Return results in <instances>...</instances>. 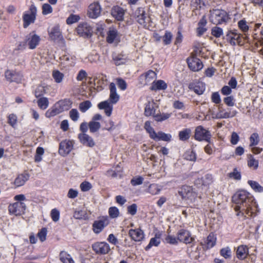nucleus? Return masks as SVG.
Returning a JSON list of instances; mask_svg holds the SVG:
<instances>
[{
  "label": "nucleus",
  "mask_w": 263,
  "mask_h": 263,
  "mask_svg": "<svg viewBox=\"0 0 263 263\" xmlns=\"http://www.w3.org/2000/svg\"><path fill=\"white\" fill-rule=\"evenodd\" d=\"M73 147V143L70 140H64L60 144L59 153L62 156H65L68 154Z\"/></svg>",
  "instance_id": "nucleus-14"
},
{
  "label": "nucleus",
  "mask_w": 263,
  "mask_h": 263,
  "mask_svg": "<svg viewBox=\"0 0 263 263\" xmlns=\"http://www.w3.org/2000/svg\"><path fill=\"white\" fill-rule=\"evenodd\" d=\"M101 13V7L97 3L91 4L89 5L88 10V15L89 17L96 18L98 17Z\"/></svg>",
  "instance_id": "nucleus-18"
},
{
  "label": "nucleus",
  "mask_w": 263,
  "mask_h": 263,
  "mask_svg": "<svg viewBox=\"0 0 263 263\" xmlns=\"http://www.w3.org/2000/svg\"><path fill=\"white\" fill-rule=\"evenodd\" d=\"M37 9L33 5H31L29 10L25 11L23 16V27L26 28L30 24L33 23L36 19Z\"/></svg>",
  "instance_id": "nucleus-4"
},
{
  "label": "nucleus",
  "mask_w": 263,
  "mask_h": 263,
  "mask_svg": "<svg viewBox=\"0 0 263 263\" xmlns=\"http://www.w3.org/2000/svg\"><path fill=\"white\" fill-rule=\"evenodd\" d=\"M160 243V239L159 237H157L156 236L152 238L150 240V241L148 245L145 247V250L146 251L148 250L150 248H151L153 246L157 247Z\"/></svg>",
  "instance_id": "nucleus-38"
},
{
  "label": "nucleus",
  "mask_w": 263,
  "mask_h": 263,
  "mask_svg": "<svg viewBox=\"0 0 263 263\" xmlns=\"http://www.w3.org/2000/svg\"><path fill=\"white\" fill-rule=\"evenodd\" d=\"M42 13L43 15H47L52 13L53 9L48 4H44L42 6Z\"/></svg>",
  "instance_id": "nucleus-52"
},
{
  "label": "nucleus",
  "mask_w": 263,
  "mask_h": 263,
  "mask_svg": "<svg viewBox=\"0 0 263 263\" xmlns=\"http://www.w3.org/2000/svg\"><path fill=\"white\" fill-rule=\"evenodd\" d=\"M144 129L149 134L151 138L154 139L157 133L155 132L153 127L151 126V123L149 121H147L144 123Z\"/></svg>",
  "instance_id": "nucleus-35"
},
{
  "label": "nucleus",
  "mask_w": 263,
  "mask_h": 263,
  "mask_svg": "<svg viewBox=\"0 0 263 263\" xmlns=\"http://www.w3.org/2000/svg\"><path fill=\"white\" fill-rule=\"evenodd\" d=\"M49 37L53 41H62L63 37L59 25L52 27L49 32Z\"/></svg>",
  "instance_id": "nucleus-21"
},
{
  "label": "nucleus",
  "mask_w": 263,
  "mask_h": 263,
  "mask_svg": "<svg viewBox=\"0 0 263 263\" xmlns=\"http://www.w3.org/2000/svg\"><path fill=\"white\" fill-rule=\"evenodd\" d=\"M80 17L78 15L71 14L66 20V23L68 25H71L79 21Z\"/></svg>",
  "instance_id": "nucleus-46"
},
{
  "label": "nucleus",
  "mask_w": 263,
  "mask_h": 263,
  "mask_svg": "<svg viewBox=\"0 0 263 263\" xmlns=\"http://www.w3.org/2000/svg\"><path fill=\"white\" fill-rule=\"evenodd\" d=\"M156 73L152 70H149L145 74V79L147 82H149L152 80L155 79Z\"/></svg>",
  "instance_id": "nucleus-61"
},
{
  "label": "nucleus",
  "mask_w": 263,
  "mask_h": 263,
  "mask_svg": "<svg viewBox=\"0 0 263 263\" xmlns=\"http://www.w3.org/2000/svg\"><path fill=\"white\" fill-rule=\"evenodd\" d=\"M194 138L196 140L209 142L211 138L210 132L202 126H197L195 130Z\"/></svg>",
  "instance_id": "nucleus-5"
},
{
  "label": "nucleus",
  "mask_w": 263,
  "mask_h": 263,
  "mask_svg": "<svg viewBox=\"0 0 263 263\" xmlns=\"http://www.w3.org/2000/svg\"><path fill=\"white\" fill-rule=\"evenodd\" d=\"M213 181V177L211 174H206L204 176L198 178L195 180V184L197 185L207 186L210 184Z\"/></svg>",
  "instance_id": "nucleus-25"
},
{
  "label": "nucleus",
  "mask_w": 263,
  "mask_h": 263,
  "mask_svg": "<svg viewBox=\"0 0 263 263\" xmlns=\"http://www.w3.org/2000/svg\"><path fill=\"white\" fill-rule=\"evenodd\" d=\"M50 215L53 221L57 222L59 221L60 218V212L57 209H52L51 211Z\"/></svg>",
  "instance_id": "nucleus-56"
},
{
  "label": "nucleus",
  "mask_w": 263,
  "mask_h": 263,
  "mask_svg": "<svg viewBox=\"0 0 263 263\" xmlns=\"http://www.w3.org/2000/svg\"><path fill=\"white\" fill-rule=\"evenodd\" d=\"M26 43L30 49H34L40 41V37L35 34L30 33L26 36Z\"/></svg>",
  "instance_id": "nucleus-17"
},
{
  "label": "nucleus",
  "mask_w": 263,
  "mask_h": 263,
  "mask_svg": "<svg viewBox=\"0 0 263 263\" xmlns=\"http://www.w3.org/2000/svg\"><path fill=\"white\" fill-rule=\"evenodd\" d=\"M62 104L63 102L62 101H60L55 104L54 106L48 109L46 112V117L47 118H51L62 112L63 110V109L61 107Z\"/></svg>",
  "instance_id": "nucleus-20"
},
{
  "label": "nucleus",
  "mask_w": 263,
  "mask_h": 263,
  "mask_svg": "<svg viewBox=\"0 0 263 263\" xmlns=\"http://www.w3.org/2000/svg\"><path fill=\"white\" fill-rule=\"evenodd\" d=\"M108 213L111 218H115L118 217L119 215V211L117 208L115 206H111L109 209Z\"/></svg>",
  "instance_id": "nucleus-48"
},
{
  "label": "nucleus",
  "mask_w": 263,
  "mask_h": 263,
  "mask_svg": "<svg viewBox=\"0 0 263 263\" xmlns=\"http://www.w3.org/2000/svg\"><path fill=\"white\" fill-rule=\"evenodd\" d=\"M39 107L42 109H46L49 105V101L47 98L42 97L40 98L37 101Z\"/></svg>",
  "instance_id": "nucleus-40"
},
{
  "label": "nucleus",
  "mask_w": 263,
  "mask_h": 263,
  "mask_svg": "<svg viewBox=\"0 0 263 263\" xmlns=\"http://www.w3.org/2000/svg\"><path fill=\"white\" fill-rule=\"evenodd\" d=\"M187 63L189 68L193 71H198L200 70L203 66L201 60L194 55L188 58Z\"/></svg>",
  "instance_id": "nucleus-7"
},
{
  "label": "nucleus",
  "mask_w": 263,
  "mask_h": 263,
  "mask_svg": "<svg viewBox=\"0 0 263 263\" xmlns=\"http://www.w3.org/2000/svg\"><path fill=\"white\" fill-rule=\"evenodd\" d=\"M124 13V10L118 6L113 7L111 11L112 16L118 21L123 20Z\"/></svg>",
  "instance_id": "nucleus-24"
},
{
  "label": "nucleus",
  "mask_w": 263,
  "mask_h": 263,
  "mask_svg": "<svg viewBox=\"0 0 263 263\" xmlns=\"http://www.w3.org/2000/svg\"><path fill=\"white\" fill-rule=\"evenodd\" d=\"M237 113L235 110H231L228 109V110L223 109L221 107H219L218 111L215 116L216 119H227L234 117Z\"/></svg>",
  "instance_id": "nucleus-15"
},
{
  "label": "nucleus",
  "mask_w": 263,
  "mask_h": 263,
  "mask_svg": "<svg viewBox=\"0 0 263 263\" xmlns=\"http://www.w3.org/2000/svg\"><path fill=\"white\" fill-rule=\"evenodd\" d=\"M191 135V130L190 128H185L179 132V138L181 141L187 140Z\"/></svg>",
  "instance_id": "nucleus-34"
},
{
  "label": "nucleus",
  "mask_w": 263,
  "mask_h": 263,
  "mask_svg": "<svg viewBox=\"0 0 263 263\" xmlns=\"http://www.w3.org/2000/svg\"><path fill=\"white\" fill-rule=\"evenodd\" d=\"M113 60L116 65H120L124 63V59L123 58V56L121 55L114 56Z\"/></svg>",
  "instance_id": "nucleus-64"
},
{
  "label": "nucleus",
  "mask_w": 263,
  "mask_h": 263,
  "mask_svg": "<svg viewBox=\"0 0 263 263\" xmlns=\"http://www.w3.org/2000/svg\"><path fill=\"white\" fill-rule=\"evenodd\" d=\"M177 236L178 241L186 244L193 243L195 241L190 232L185 230H180L177 233Z\"/></svg>",
  "instance_id": "nucleus-12"
},
{
  "label": "nucleus",
  "mask_w": 263,
  "mask_h": 263,
  "mask_svg": "<svg viewBox=\"0 0 263 263\" xmlns=\"http://www.w3.org/2000/svg\"><path fill=\"white\" fill-rule=\"evenodd\" d=\"M6 79L9 82L20 83L23 79V75L20 71L14 70H7L5 73Z\"/></svg>",
  "instance_id": "nucleus-8"
},
{
  "label": "nucleus",
  "mask_w": 263,
  "mask_h": 263,
  "mask_svg": "<svg viewBox=\"0 0 263 263\" xmlns=\"http://www.w3.org/2000/svg\"><path fill=\"white\" fill-rule=\"evenodd\" d=\"M211 33L213 36L218 38L223 34V30L221 28L216 26L212 29Z\"/></svg>",
  "instance_id": "nucleus-50"
},
{
  "label": "nucleus",
  "mask_w": 263,
  "mask_h": 263,
  "mask_svg": "<svg viewBox=\"0 0 263 263\" xmlns=\"http://www.w3.org/2000/svg\"><path fill=\"white\" fill-rule=\"evenodd\" d=\"M78 138L81 143L85 146L91 147L95 144L92 138L86 133H81L79 134Z\"/></svg>",
  "instance_id": "nucleus-23"
},
{
  "label": "nucleus",
  "mask_w": 263,
  "mask_h": 263,
  "mask_svg": "<svg viewBox=\"0 0 263 263\" xmlns=\"http://www.w3.org/2000/svg\"><path fill=\"white\" fill-rule=\"evenodd\" d=\"M88 127L91 133H95L100 128L101 125L98 122L91 121L88 123Z\"/></svg>",
  "instance_id": "nucleus-39"
},
{
  "label": "nucleus",
  "mask_w": 263,
  "mask_h": 263,
  "mask_svg": "<svg viewBox=\"0 0 263 263\" xmlns=\"http://www.w3.org/2000/svg\"><path fill=\"white\" fill-rule=\"evenodd\" d=\"M250 146L252 147L258 144L259 141V136L257 133L252 134L250 137Z\"/></svg>",
  "instance_id": "nucleus-41"
},
{
  "label": "nucleus",
  "mask_w": 263,
  "mask_h": 263,
  "mask_svg": "<svg viewBox=\"0 0 263 263\" xmlns=\"http://www.w3.org/2000/svg\"><path fill=\"white\" fill-rule=\"evenodd\" d=\"M59 257L60 260L63 263H75L71 255L65 251H61Z\"/></svg>",
  "instance_id": "nucleus-33"
},
{
  "label": "nucleus",
  "mask_w": 263,
  "mask_h": 263,
  "mask_svg": "<svg viewBox=\"0 0 263 263\" xmlns=\"http://www.w3.org/2000/svg\"><path fill=\"white\" fill-rule=\"evenodd\" d=\"M109 223L107 216L102 217L99 220L95 221L93 223V230L96 234L100 233L102 230Z\"/></svg>",
  "instance_id": "nucleus-10"
},
{
  "label": "nucleus",
  "mask_w": 263,
  "mask_h": 263,
  "mask_svg": "<svg viewBox=\"0 0 263 263\" xmlns=\"http://www.w3.org/2000/svg\"><path fill=\"white\" fill-rule=\"evenodd\" d=\"M110 95L109 101L111 104L116 103L119 100V95L116 91V85L114 83H111L109 85Z\"/></svg>",
  "instance_id": "nucleus-26"
},
{
  "label": "nucleus",
  "mask_w": 263,
  "mask_h": 263,
  "mask_svg": "<svg viewBox=\"0 0 263 263\" xmlns=\"http://www.w3.org/2000/svg\"><path fill=\"white\" fill-rule=\"evenodd\" d=\"M167 84L163 80H159L156 81H154L152 83L151 90H165L167 88Z\"/></svg>",
  "instance_id": "nucleus-30"
},
{
  "label": "nucleus",
  "mask_w": 263,
  "mask_h": 263,
  "mask_svg": "<svg viewBox=\"0 0 263 263\" xmlns=\"http://www.w3.org/2000/svg\"><path fill=\"white\" fill-rule=\"evenodd\" d=\"M93 250L98 254H107L110 250L109 245L106 242H97L92 246Z\"/></svg>",
  "instance_id": "nucleus-9"
},
{
  "label": "nucleus",
  "mask_w": 263,
  "mask_h": 263,
  "mask_svg": "<svg viewBox=\"0 0 263 263\" xmlns=\"http://www.w3.org/2000/svg\"><path fill=\"white\" fill-rule=\"evenodd\" d=\"M106 41L108 43L117 44L120 41V35L114 28H110L107 32Z\"/></svg>",
  "instance_id": "nucleus-16"
},
{
  "label": "nucleus",
  "mask_w": 263,
  "mask_h": 263,
  "mask_svg": "<svg viewBox=\"0 0 263 263\" xmlns=\"http://www.w3.org/2000/svg\"><path fill=\"white\" fill-rule=\"evenodd\" d=\"M44 153V150L42 147H39L36 150V155L35 156V161L36 162H40L42 160V156Z\"/></svg>",
  "instance_id": "nucleus-53"
},
{
  "label": "nucleus",
  "mask_w": 263,
  "mask_h": 263,
  "mask_svg": "<svg viewBox=\"0 0 263 263\" xmlns=\"http://www.w3.org/2000/svg\"><path fill=\"white\" fill-rule=\"evenodd\" d=\"M26 204L22 202H16L9 206V211L15 215H20L24 213Z\"/></svg>",
  "instance_id": "nucleus-11"
},
{
  "label": "nucleus",
  "mask_w": 263,
  "mask_h": 263,
  "mask_svg": "<svg viewBox=\"0 0 263 263\" xmlns=\"http://www.w3.org/2000/svg\"><path fill=\"white\" fill-rule=\"evenodd\" d=\"M248 184L251 186L252 189L257 192H262L263 187L261 186L257 182L252 180H249Z\"/></svg>",
  "instance_id": "nucleus-37"
},
{
  "label": "nucleus",
  "mask_w": 263,
  "mask_h": 263,
  "mask_svg": "<svg viewBox=\"0 0 263 263\" xmlns=\"http://www.w3.org/2000/svg\"><path fill=\"white\" fill-rule=\"evenodd\" d=\"M87 217V214L85 211H76L73 214V217L77 219H86Z\"/></svg>",
  "instance_id": "nucleus-45"
},
{
  "label": "nucleus",
  "mask_w": 263,
  "mask_h": 263,
  "mask_svg": "<svg viewBox=\"0 0 263 263\" xmlns=\"http://www.w3.org/2000/svg\"><path fill=\"white\" fill-rule=\"evenodd\" d=\"M232 201L236 205L234 207L235 211L238 212L237 216H243L245 213L250 216L258 211L257 205L254 201L253 196L245 191H239L232 196Z\"/></svg>",
  "instance_id": "nucleus-1"
},
{
  "label": "nucleus",
  "mask_w": 263,
  "mask_h": 263,
  "mask_svg": "<svg viewBox=\"0 0 263 263\" xmlns=\"http://www.w3.org/2000/svg\"><path fill=\"white\" fill-rule=\"evenodd\" d=\"M77 33L82 36L89 37L92 32L91 27L86 23L80 24L77 28Z\"/></svg>",
  "instance_id": "nucleus-13"
},
{
  "label": "nucleus",
  "mask_w": 263,
  "mask_h": 263,
  "mask_svg": "<svg viewBox=\"0 0 263 263\" xmlns=\"http://www.w3.org/2000/svg\"><path fill=\"white\" fill-rule=\"evenodd\" d=\"M111 102L109 101H105L103 102H100L98 105V107L100 109H104L105 108H107V107H109L110 106H112L111 104Z\"/></svg>",
  "instance_id": "nucleus-63"
},
{
  "label": "nucleus",
  "mask_w": 263,
  "mask_h": 263,
  "mask_svg": "<svg viewBox=\"0 0 263 263\" xmlns=\"http://www.w3.org/2000/svg\"><path fill=\"white\" fill-rule=\"evenodd\" d=\"M8 122L11 126H12V127H14L17 122L16 116L13 114H10L8 116Z\"/></svg>",
  "instance_id": "nucleus-60"
},
{
  "label": "nucleus",
  "mask_w": 263,
  "mask_h": 263,
  "mask_svg": "<svg viewBox=\"0 0 263 263\" xmlns=\"http://www.w3.org/2000/svg\"><path fill=\"white\" fill-rule=\"evenodd\" d=\"M189 88L192 89L197 95H200L204 91L205 86L203 83L198 82L194 84H190Z\"/></svg>",
  "instance_id": "nucleus-29"
},
{
  "label": "nucleus",
  "mask_w": 263,
  "mask_h": 263,
  "mask_svg": "<svg viewBox=\"0 0 263 263\" xmlns=\"http://www.w3.org/2000/svg\"><path fill=\"white\" fill-rule=\"evenodd\" d=\"M47 230L45 228H42L37 233V237L41 242L44 241L46 239Z\"/></svg>",
  "instance_id": "nucleus-51"
},
{
  "label": "nucleus",
  "mask_w": 263,
  "mask_h": 263,
  "mask_svg": "<svg viewBox=\"0 0 263 263\" xmlns=\"http://www.w3.org/2000/svg\"><path fill=\"white\" fill-rule=\"evenodd\" d=\"M52 76L54 81L57 83H61L64 77V74L58 70H53Z\"/></svg>",
  "instance_id": "nucleus-36"
},
{
  "label": "nucleus",
  "mask_w": 263,
  "mask_h": 263,
  "mask_svg": "<svg viewBox=\"0 0 263 263\" xmlns=\"http://www.w3.org/2000/svg\"><path fill=\"white\" fill-rule=\"evenodd\" d=\"M69 116L73 121H77L79 118V113L76 109H72L69 111Z\"/></svg>",
  "instance_id": "nucleus-57"
},
{
  "label": "nucleus",
  "mask_w": 263,
  "mask_h": 263,
  "mask_svg": "<svg viewBox=\"0 0 263 263\" xmlns=\"http://www.w3.org/2000/svg\"><path fill=\"white\" fill-rule=\"evenodd\" d=\"M238 27L243 32H246L249 30V26L245 20H240L238 23Z\"/></svg>",
  "instance_id": "nucleus-58"
},
{
  "label": "nucleus",
  "mask_w": 263,
  "mask_h": 263,
  "mask_svg": "<svg viewBox=\"0 0 263 263\" xmlns=\"http://www.w3.org/2000/svg\"><path fill=\"white\" fill-rule=\"evenodd\" d=\"M216 238L213 233H210L207 237L206 240L204 241L205 248L206 249H210L214 247L216 243Z\"/></svg>",
  "instance_id": "nucleus-32"
},
{
  "label": "nucleus",
  "mask_w": 263,
  "mask_h": 263,
  "mask_svg": "<svg viewBox=\"0 0 263 263\" xmlns=\"http://www.w3.org/2000/svg\"><path fill=\"white\" fill-rule=\"evenodd\" d=\"M231 251L229 247H226L222 248L220 250V254L224 258H230L231 256Z\"/></svg>",
  "instance_id": "nucleus-47"
},
{
  "label": "nucleus",
  "mask_w": 263,
  "mask_h": 263,
  "mask_svg": "<svg viewBox=\"0 0 263 263\" xmlns=\"http://www.w3.org/2000/svg\"><path fill=\"white\" fill-rule=\"evenodd\" d=\"M191 7L194 9H200L205 6L204 0H192L191 2Z\"/></svg>",
  "instance_id": "nucleus-42"
},
{
  "label": "nucleus",
  "mask_w": 263,
  "mask_h": 263,
  "mask_svg": "<svg viewBox=\"0 0 263 263\" xmlns=\"http://www.w3.org/2000/svg\"><path fill=\"white\" fill-rule=\"evenodd\" d=\"M179 194L182 196V198H187L192 200L195 197V193L193 192V189L191 186L188 185H183L181 187Z\"/></svg>",
  "instance_id": "nucleus-19"
},
{
  "label": "nucleus",
  "mask_w": 263,
  "mask_h": 263,
  "mask_svg": "<svg viewBox=\"0 0 263 263\" xmlns=\"http://www.w3.org/2000/svg\"><path fill=\"white\" fill-rule=\"evenodd\" d=\"M161 189L158 187V185L156 184H151L148 188V192L151 194L152 195H156L158 194Z\"/></svg>",
  "instance_id": "nucleus-43"
},
{
  "label": "nucleus",
  "mask_w": 263,
  "mask_h": 263,
  "mask_svg": "<svg viewBox=\"0 0 263 263\" xmlns=\"http://www.w3.org/2000/svg\"><path fill=\"white\" fill-rule=\"evenodd\" d=\"M29 175L27 173L20 174L15 178L14 183L16 187H20L25 184L29 179Z\"/></svg>",
  "instance_id": "nucleus-27"
},
{
  "label": "nucleus",
  "mask_w": 263,
  "mask_h": 263,
  "mask_svg": "<svg viewBox=\"0 0 263 263\" xmlns=\"http://www.w3.org/2000/svg\"><path fill=\"white\" fill-rule=\"evenodd\" d=\"M45 93V87L43 86H39L35 90V96L36 98L41 97Z\"/></svg>",
  "instance_id": "nucleus-55"
},
{
  "label": "nucleus",
  "mask_w": 263,
  "mask_h": 263,
  "mask_svg": "<svg viewBox=\"0 0 263 263\" xmlns=\"http://www.w3.org/2000/svg\"><path fill=\"white\" fill-rule=\"evenodd\" d=\"M128 234L133 240L135 241H140L144 238L143 232L140 229H130Z\"/></svg>",
  "instance_id": "nucleus-22"
},
{
  "label": "nucleus",
  "mask_w": 263,
  "mask_h": 263,
  "mask_svg": "<svg viewBox=\"0 0 263 263\" xmlns=\"http://www.w3.org/2000/svg\"><path fill=\"white\" fill-rule=\"evenodd\" d=\"M178 237L176 238L175 237L172 235H167L165 238V242L171 245H176L178 243Z\"/></svg>",
  "instance_id": "nucleus-54"
},
{
  "label": "nucleus",
  "mask_w": 263,
  "mask_h": 263,
  "mask_svg": "<svg viewBox=\"0 0 263 263\" xmlns=\"http://www.w3.org/2000/svg\"><path fill=\"white\" fill-rule=\"evenodd\" d=\"M91 106V103L89 101H85L81 102L79 105L80 110L84 112Z\"/></svg>",
  "instance_id": "nucleus-44"
},
{
  "label": "nucleus",
  "mask_w": 263,
  "mask_h": 263,
  "mask_svg": "<svg viewBox=\"0 0 263 263\" xmlns=\"http://www.w3.org/2000/svg\"><path fill=\"white\" fill-rule=\"evenodd\" d=\"M158 106L153 101H148L146 104L144 109V114L146 116H153L155 120L161 122L168 119L171 114L161 113L159 111L156 113V109Z\"/></svg>",
  "instance_id": "nucleus-2"
},
{
  "label": "nucleus",
  "mask_w": 263,
  "mask_h": 263,
  "mask_svg": "<svg viewBox=\"0 0 263 263\" xmlns=\"http://www.w3.org/2000/svg\"><path fill=\"white\" fill-rule=\"evenodd\" d=\"M91 187V184L89 182L87 181L83 182L80 184V188L81 190L83 192H86L89 191V190H90Z\"/></svg>",
  "instance_id": "nucleus-62"
},
{
  "label": "nucleus",
  "mask_w": 263,
  "mask_h": 263,
  "mask_svg": "<svg viewBox=\"0 0 263 263\" xmlns=\"http://www.w3.org/2000/svg\"><path fill=\"white\" fill-rule=\"evenodd\" d=\"M172 37V34L170 32L166 31L165 34L163 35L162 37L164 44L165 45L170 44L171 43Z\"/></svg>",
  "instance_id": "nucleus-49"
},
{
  "label": "nucleus",
  "mask_w": 263,
  "mask_h": 263,
  "mask_svg": "<svg viewBox=\"0 0 263 263\" xmlns=\"http://www.w3.org/2000/svg\"><path fill=\"white\" fill-rule=\"evenodd\" d=\"M228 18L227 12L222 10L214 9L210 11V21L214 24L226 22Z\"/></svg>",
  "instance_id": "nucleus-3"
},
{
  "label": "nucleus",
  "mask_w": 263,
  "mask_h": 263,
  "mask_svg": "<svg viewBox=\"0 0 263 263\" xmlns=\"http://www.w3.org/2000/svg\"><path fill=\"white\" fill-rule=\"evenodd\" d=\"M226 36L227 41L233 46L241 43V34L236 30L229 31Z\"/></svg>",
  "instance_id": "nucleus-6"
},
{
  "label": "nucleus",
  "mask_w": 263,
  "mask_h": 263,
  "mask_svg": "<svg viewBox=\"0 0 263 263\" xmlns=\"http://www.w3.org/2000/svg\"><path fill=\"white\" fill-rule=\"evenodd\" d=\"M249 254V249L247 246L241 245L238 247L236 250L237 257L239 259H245Z\"/></svg>",
  "instance_id": "nucleus-28"
},
{
  "label": "nucleus",
  "mask_w": 263,
  "mask_h": 263,
  "mask_svg": "<svg viewBox=\"0 0 263 263\" xmlns=\"http://www.w3.org/2000/svg\"><path fill=\"white\" fill-rule=\"evenodd\" d=\"M184 157L185 159L190 161H195L196 160V155L193 151H187L184 154Z\"/></svg>",
  "instance_id": "nucleus-59"
},
{
  "label": "nucleus",
  "mask_w": 263,
  "mask_h": 263,
  "mask_svg": "<svg viewBox=\"0 0 263 263\" xmlns=\"http://www.w3.org/2000/svg\"><path fill=\"white\" fill-rule=\"evenodd\" d=\"M172 136L169 134H165L162 132H159L157 133L156 137L154 138L155 141H164L169 142L171 140Z\"/></svg>",
  "instance_id": "nucleus-31"
}]
</instances>
